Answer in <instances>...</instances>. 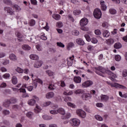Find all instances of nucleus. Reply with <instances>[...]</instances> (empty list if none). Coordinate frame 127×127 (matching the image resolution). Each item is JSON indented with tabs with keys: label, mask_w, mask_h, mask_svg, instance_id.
Returning a JSON list of instances; mask_svg holds the SVG:
<instances>
[{
	"label": "nucleus",
	"mask_w": 127,
	"mask_h": 127,
	"mask_svg": "<svg viewBox=\"0 0 127 127\" xmlns=\"http://www.w3.org/2000/svg\"><path fill=\"white\" fill-rule=\"evenodd\" d=\"M95 73L99 75V76H102V77H104V74H108L109 73H111V70H108L103 67H96L95 68Z\"/></svg>",
	"instance_id": "nucleus-1"
},
{
	"label": "nucleus",
	"mask_w": 127,
	"mask_h": 127,
	"mask_svg": "<svg viewBox=\"0 0 127 127\" xmlns=\"http://www.w3.org/2000/svg\"><path fill=\"white\" fill-rule=\"evenodd\" d=\"M58 110V114H60L62 115V120H66L67 119H69L71 117V114L70 113H66L65 114V110L62 108H60Z\"/></svg>",
	"instance_id": "nucleus-2"
},
{
	"label": "nucleus",
	"mask_w": 127,
	"mask_h": 127,
	"mask_svg": "<svg viewBox=\"0 0 127 127\" xmlns=\"http://www.w3.org/2000/svg\"><path fill=\"white\" fill-rule=\"evenodd\" d=\"M80 24L81 26L80 28L81 30H83V31H88V30H89V28L85 27V26L88 24V19L86 18L81 19L80 21Z\"/></svg>",
	"instance_id": "nucleus-3"
},
{
	"label": "nucleus",
	"mask_w": 127,
	"mask_h": 127,
	"mask_svg": "<svg viewBox=\"0 0 127 127\" xmlns=\"http://www.w3.org/2000/svg\"><path fill=\"white\" fill-rule=\"evenodd\" d=\"M69 123L71 127H77L80 126V124H81V121L78 119L72 118L70 119Z\"/></svg>",
	"instance_id": "nucleus-4"
},
{
	"label": "nucleus",
	"mask_w": 127,
	"mask_h": 127,
	"mask_svg": "<svg viewBox=\"0 0 127 127\" xmlns=\"http://www.w3.org/2000/svg\"><path fill=\"white\" fill-rule=\"evenodd\" d=\"M3 2L5 4H8L9 5L11 4V6L16 9V10H20V7L17 4L12 5V2L10 0H3Z\"/></svg>",
	"instance_id": "nucleus-5"
},
{
	"label": "nucleus",
	"mask_w": 127,
	"mask_h": 127,
	"mask_svg": "<svg viewBox=\"0 0 127 127\" xmlns=\"http://www.w3.org/2000/svg\"><path fill=\"white\" fill-rule=\"evenodd\" d=\"M106 83L107 84H108V85H110V86H111V87H114L115 88H116V89H118V88H119V89H127V87H126V86L119 84L117 83H112L109 81H107Z\"/></svg>",
	"instance_id": "nucleus-6"
},
{
	"label": "nucleus",
	"mask_w": 127,
	"mask_h": 127,
	"mask_svg": "<svg viewBox=\"0 0 127 127\" xmlns=\"http://www.w3.org/2000/svg\"><path fill=\"white\" fill-rule=\"evenodd\" d=\"M93 15L95 18L100 19L102 17V11L100 9L96 8L94 11Z\"/></svg>",
	"instance_id": "nucleus-7"
},
{
	"label": "nucleus",
	"mask_w": 127,
	"mask_h": 127,
	"mask_svg": "<svg viewBox=\"0 0 127 127\" xmlns=\"http://www.w3.org/2000/svg\"><path fill=\"white\" fill-rule=\"evenodd\" d=\"M76 114L78 116L83 119L86 118V112L81 109H78L76 110Z\"/></svg>",
	"instance_id": "nucleus-8"
},
{
	"label": "nucleus",
	"mask_w": 127,
	"mask_h": 127,
	"mask_svg": "<svg viewBox=\"0 0 127 127\" xmlns=\"http://www.w3.org/2000/svg\"><path fill=\"white\" fill-rule=\"evenodd\" d=\"M81 98L82 100L87 101V100H90V99L92 98V95L90 93H84L82 95Z\"/></svg>",
	"instance_id": "nucleus-9"
},
{
	"label": "nucleus",
	"mask_w": 127,
	"mask_h": 127,
	"mask_svg": "<svg viewBox=\"0 0 127 127\" xmlns=\"http://www.w3.org/2000/svg\"><path fill=\"white\" fill-rule=\"evenodd\" d=\"M93 85V81L90 80H87L82 83V87L83 88H87V87H90Z\"/></svg>",
	"instance_id": "nucleus-10"
},
{
	"label": "nucleus",
	"mask_w": 127,
	"mask_h": 127,
	"mask_svg": "<svg viewBox=\"0 0 127 127\" xmlns=\"http://www.w3.org/2000/svg\"><path fill=\"white\" fill-rule=\"evenodd\" d=\"M74 58L75 57L74 55H72L71 57H70L69 59H67V64L68 66H72V64H73Z\"/></svg>",
	"instance_id": "nucleus-11"
},
{
	"label": "nucleus",
	"mask_w": 127,
	"mask_h": 127,
	"mask_svg": "<svg viewBox=\"0 0 127 127\" xmlns=\"http://www.w3.org/2000/svg\"><path fill=\"white\" fill-rule=\"evenodd\" d=\"M37 83L42 85L43 84V81H42V80L39 78L35 79V81H34L33 83V85L35 86V88L37 87Z\"/></svg>",
	"instance_id": "nucleus-12"
},
{
	"label": "nucleus",
	"mask_w": 127,
	"mask_h": 127,
	"mask_svg": "<svg viewBox=\"0 0 127 127\" xmlns=\"http://www.w3.org/2000/svg\"><path fill=\"white\" fill-rule=\"evenodd\" d=\"M43 63L42 61H36L34 64V67L35 68H40V67H41V66H42Z\"/></svg>",
	"instance_id": "nucleus-13"
},
{
	"label": "nucleus",
	"mask_w": 127,
	"mask_h": 127,
	"mask_svg": "<svg viewBox=\"0 0 127 127\" xmlns=\"http://www.w3.org/2000/svg\"><path fill=\"white\" fill-rule=\"evenodd\" d=\"M5 11H7V13H9L10 15H12L13 14V11H12V9L9 7H5L4 8Z\"/></svg>",
	"instance_id": "nucleus-14"
},
{
	"label": "nucleus",
	"mask_w": 127,
	"mask_h": 127,
	"mask_svg": "<svg viewBox=\"0 0 127 127\" xmlns=\"http://www.w3.org/2000/svg\"><path fill=\"white\" fill-rule=\"evenodd\" d=\"M101 99L102 102H108L109 100V97L107 95L102 94L101 96Z\"/></svg>",
	"instance_id": "nucleus-15"
},
{
	"label": "nucleus",
	"mask_w": 127,
	"mask_h": 127,
	"mask_svg": "<svg viewBox=\"0 0 127 127\" xmlns=\"http://www.w3.org/2000/svg\"><path fill=\"white\" fill-rule=\"evenodd\" d=\"M76 42L78 45H81L82 46L85 45V42H84V40L81 38L77 39L76 40Z\"/></svg>",
	"instance_id": "nucleus-16"
},
{
	"label": "nucleus",
	"mask_w": 127,
	"mask_h": 127,
	"mask_svg": "<svg viewBox=\"0 0 127 127\" xmlns=\"http://www.w3.org/2000/svg\"><path fill=\"white\" fill-rule=\"evenodd\" d=\"M73 81L75 82V83L79 84L81 83V81H82V78H81V77L80 76H75L73 78Z\"/></svg>",
	"instance_id": "nucleus-17"
},
{
	"label": "nucleus",
	"mask_w": 127,
	"mask_h": 127,
	"mask_svg": "<svg viewBox=\"0 0 127 127\" xmlns=\"http://www.w3.org/2000/svg\"><path fill=\"white\" fill-rule=\"evenodd\" d=\"M100 4H101V9L103 11L106 10L107 9V5L105 4V1L103 0L100 1Z\"/></svg>",
	"instance_id": "nucleus-18"
},
{
	"label": "nucleus",
	"mask_w": 127,
	"mask_h": 127,
	"mask_svg": "<svg viewBox=\"0 0 127 127\" xmlns=\"http://www.w3.org/2000/svg\"><path fill=\"white\" fill-rule=\"evenodd\" d=\"M53 97H54V93L52 92H49L46 95L47 99H51V98H53Z\"/></svg>",
	"instance_id": "nucleus-19"
},
{
	"label": "nucleus",
	"mask_w": 127,
	"mask_h": 127,
	"mask_svg": "<svg viewBox=\"0 0 127 127\" xmlns=\"http://www.w3.org/2000/svg\"><path fill=\"white\" fill-rule=\"evenodd\" d=\"M10 100H7L3 103V107H5V108H8L9 107V105H10Z\"/></svg>",
	"instance_id": "nucleus-20"
},
{
	"label": "nucleus",
	"mask_w": 127,
	"mask_h": 127,
	"mask_svg": "<svg viewBox=\"0 0 127 127\" xmlns=\"http://www.w3.org/2000/svg\"><path fill=\"white\" fill-rule=\"evenodd\" d=\"M53 18H54L56 20H59L61 18V16L58 14H53L52 15Z\"/></svg>",
	"instance_id": "nucleus-21"
},
{
	"label": "nucleus",
	"mask_w": 127,
	"mask_h": 127,
	"mask_svg": "<svg viewBox=\"0 0 127 127\" xmlns=\"http://www.w3.org/2000/svg\"><path fill=\"white\" fill-rule=\"evenodd\" d=\"M111 33L108 30H104L103 33V37H109Z\"/></svg>",
	"instance_id": "nucleus-22"
},
{
	"label": "nucleus",
	"mask_w": 127,
	"mask_h": 127,
	"mask_svg": "<svg viewBox=\"0 0 127 127\" xmlns=\"http://www.w3.org/2000/svg\"><path fill=\"white\" fill-rule=\"evenodd\" d=\"M36 103V101L34 99H30L28 101V104L30 105V106H34Z\"/></svg>",
	"instance_id": "nucleus-23"
},
{
	"label": "nucleus",
	"mask_w": 127,
	"mask_h": 127,
	"mask_svg": "<svg viewBox=\"0 0 127 127\" xmlns=\"http://www.w3.org/2000/svg\"><path fill=\"white\" fill-rule=\"evenodd\" d=\"M30 59H32V60H38L39 57L38 56L34 54H32L30 55Z\"/></svg>",
	"instance_id": "nucleus-24"
},
{
	"label": "nucleus",
	"mask_w": 127,
	"mask_h": 127,
	"mask_svg": "<svg viewBox=\"0 0 127 127\" xmlns=\"http://www.w3.org/2000/svg\"><path fill=\"white\" fill-rule=\"evenodd\" d=\"M34 112L36 113V114H38V113H40L41 112V108L39 107V106L37 105L36 106V108L34 109Z\"/></svg>",
	"instance_id": "nucleus-25"
},
{
	"label": "nucleus",
	"mask_w": 127,
	"mask_h": 127,
	"mask_svg": "<svg viewBox=\"0 0 127 127\" xmlns=\"http://www.w3.org/2000/svg\"><path fill=\"white\" fill-rule=\"evenodd\" d=\"M114 42H115V41L113 39H109L106 40V44H107L108 45H112V44H113Z\"/></svg>",
	"instance_id": "nucleus-26"
},
{
	"label": "nucleus",
	"mask_w": 127,
	"mask_h": 127,
	"mask_svg": "<svg viewBox=\"0 0 127 127\" xmlns=\"http://www.w3.org/2000/svg\"><path fill=\"white\" fill-rule=\"evenodd\" d=\"M114 48L116 49H120V48H122V44L120 43L117 42L114 45Z\"/></svg>",
	"instance_id": "nucleus-27"
},
{
	"label": "nucleus",
	"mask_w": 127,
	"mask_h": 127,
	"mask_svg": "<svg viewBox=\"0 0 127 127\" xmlns=\"http://www.w3.org/2000/svg\"><path fill=\"white\" fill-rule=\"evenodd\" d=\"M43 119H44L45 121H49L50 120H52V117L47 116V115H43L42 116Z\"/></svg>",
	"instance_id": "nucleus-28"
},
{
	"label": "nucleus",
	"mask_w": 127,
	"mask_h": 127,
	"mask_svg": "<svg viewBox=\"0 0 127 127\" xmlns=\"http://www.w3.org/2000/svg\"><path fill=\"white\" fill-rule=\"evenodd\" d=\"M40 38L42 39V40H47V37L45 36V33L43 32L41 33Z\"/></svg>",
	"instance_id": "nucleus-29"
},
{
	"label": "nucleus",
	"mask_w": 127,
	"mask_h": 127,
	"mask_svg": "<svg viewBox=\"0 0 127 127\" xmlns=\"http://www.w3.org/2000/svg\"><path fill=\"white\" fill-rule=\"evenodd\" d=\"M22 49L24 50L28 51V50H30V49H31V48L28 45H24L22 46Z\"/></svg>",
	"instance_id": "nucleus-30"
},
{
	"label": "nucleus",
	"mask_w": 127,
	"mask_h": 127,
	"mask_svg": "<svg viewBox=\"0 0 127 127\" xmlns=\"http://www.w3.org/2000/svg\"><path fill=\"white\" fill-rule=\"evenodd\" d=\"M11 81L13 85H16V84H17V78L15 76H13L11 79Z\"/></svg>",
	"instance_id": "nucleus-31"
},
{
	"label": "nucleus",
	"mask_w": 127,
	"mask_h": 127,
	"mask_svg": "<svg viewBox=\"0 0 127 127\" xmlns=\"http://www.w3.org/2000/svg\"><path fill=\"white\" fill-rule=\"evenodd\" d=\"M81 14V10L76 9L73 11L74 15H79Z\"/></svg>",
	"instance_id": "nucleus-32"
},
{
	"label": "nucleus",
	"mask_w": 127,
	"mask_h": 127,
	"mask_svg": "<svg viewBox=\"0 0 127 127\" xmlns=\"http://www.w3.org/2000/svg\"><path fill=\"white\" fill-rule=\"evenodd\" d=\"M9 59H10V60L15 61V60H16V56H15V55L12 54L9 56Z\"/></svg>",
	"instance_id": "nucleus-33"
},
{
	"label": "nucleus",
	"mask_w": 127,
	"mask_h": 127,
	"mask_svg": "<svg viewBox=\"0 0 127 127\" xmlns=\"http://www.w3.org/2000/svg\"><path fill=\"white\" fill-rule=\"evenodd\" d=\"M119 96L121 97V98H125V99H127V93H125L123 94V93L122 91H119Z\"/></svg>",
	"instance_id": "nucleus-34"
},
{
	"label": "nucleus",
	"mask_w": 127,
	"mask_h": 127,
	"mask_svg": "<svg viewBox=\"0 0 127 127\" xmlns=\"http://www.w3.org/2000/svg\"><path fill=\"white\" fill-rule=\"evenodd\" d=\"M64 95H65V96H70L71 95H73V91H64Z\"/></svg>",
	"instance_id": "nucleus-35"
},
{
	"label": "nucleus",
	"mask_w": 127,
	"mask_h": 127,
	"mask_svg": "<svg viewBox=\"0 0 127 127\" xmlns=\"http://www.w3.org/2000/svg\"><path fill=\"white\" fill-rule=\"evenodd\" d=\"M74 93L76 95H79V94H83L84 91L82 89H77L74 91Z\"/></svg>",
	"instance_id": "nucleus-36"
},
{
	"label": "nucleus",
	"mask_w": 127,
	"mask_h": 127,
	"mask_svg": "<svg viewBox=\"0 0 127 127\" xmlns=\"http://www.w3.org/2000/svg\"><path fill=\"white\" fill-rule=\"evenodd\" d=\"M29 25H30V26H34V25H35V20H30L29 22Z\"/></svg>",
	"instance_id": "nucleus-37"
},
{
	"label": "nucleus",
	"mask_w": 127,
	"mask_h": 127,
	"mask_svg": "<svg viewBox=\"0 0 127 127\" xmlns=\"http://www.w3.org/2000/svg\"><path fill=\"white\" fill-rule=\"evenodd\" d=\"M47 74L50 77H51L52 76H54L55 73L52 71L51 70H47L46 71Z\"/></svg>",
	"instance_id": "nucleus-38"
},
{
	"label": "nucleus",
	"mask_w": 127,
	"mask_h": 127,
	"mask_svg": "<svg viewBox=\"0 0 127 127\" xmlns=\"http://www.w3.org/2000/svg\"><path fill=\"white\" fill-rule=\"evenodd\" d=\"M84 37L86 40V41H88V42H90L91 41V37H90V36L88 34H85L84 35Z\"/></svg>",
	"instance_id": "nucleus-39"
},
{
	"label": "nucleus",
	"mask_w": 127,
	"mask_h": 127,
	"mask_svg": "<svg viewBox=\"0 0 127 127\" xmlns=\"http://www.w3.org/2000/svg\"><path fill=\"white\" fill-rule=\"evenodd\" d=\"M90 41L92 42V43H93V44L98 43V40L96 38H91Z\"/></svg>",
	"instance_id": "nucleus-40"
},
{
	"label": "nucleus",
	"mask_w": 127,
	"mask_h": 127,
	"mask_svg": "<svg viewBox=\"0 0 127 127\" xmlns=\"http://www.w3.org/2000/svg\"><path fill=\"white\" fill-rule=\"evenodd\" d=\"M74 43L70 42L67 44V49H70V48H72L74 46Z\"/></svg>",
	"instance_id": "nucleus-41"
},
{
	"label": "nucleus",
	"mask_w": 127,
	"mask_h": 127,
	"mask_svg": "<svg viewBox=\"0 0 127 127\" xmlns=\"http://www.w3.org/2000/svg\"><path fill=\"white\" fill-rule=\"evenodd\" d=\"M109 12L111 14H116L117 13V10L115 9L111 8L109 10Z\"/></svg>",
	"instance_id": "nucleus-42"
},
{
	"label": "nucleus",
	"mask_w": 127,
	"mask_h": 127,
	"mask_svg": "<svg viewBox=\"0 0 127 127\" xmlns=\"http://www.w3.org/2000/svg\"><path fill=\"white\" fill-rule=\"evenodd\" d=\"M32 116H33V113L32 112H28L26 114V116L27 118H29V119H32Z\"/></svg>",
	"instance_id": "nucleus-43"
},
{
	"label": "nucleus",
	"mask_w": 127,
	"mask_h": 127,
	"mask_svg": "<svg viewBox=\"0 0 127 127\" xmlns=\"http://www.w3.org/2000/svg\"><path fill=\"white\" fill-rule=\"evenodd\" d=\"M95 118L97 121H103V117H101L100 115H95Z\"/></svg>",
	"instance_id": "nucleus-44"
},
{
	"label": "nucleus",
	"mask_w": 127,
	"mask_h": 127,
	"mask_svg": "<svg viewBox=\"0 0 127 127\" xmlns=\"http://www.w3.org/2000/svg\"><path fill=\"white\" fill-rule=\"evenodd\" d=\"M71 2L74 4H80V1L79 0H71Z\"/></svg>",
	"instance_id": "nucleus-45"
},
{
	"label": "nucleus",
	"mask_w": 127,
	"mask_h": 127,
	"mask_svg": "<svg viewBox=\"0 0 127 127\" xmlns=\"http://www.w3.org/2000/svg\"><path fill=\"white\" fill-rule=\"evenodd\" d=\"M57 45L59 47H61L62 48H64V47H65V45L61 42H57Z\"/></svg>",
	"instance_id": "nucleus-46"
},
{
	"label": "nucleus",
	"mask_w": 127,
	"mask_h": 127,
	"mask_svg": "<svg viewBox=\"0 0 127 127\" xmlns=\"http://www.w3.org/2000/svg\"><path fill=\"white\" fill-rule=\"evenodd\" d=\"M51 104H52V102L51 101H47L43 104V106L44 107H48V106H50Z\"/></svg>",
	"instance_id": "nucleus-47"
},
{
	"label": "nucleus",
	"mask_w": 127,
	"mask_h": 127,
	"mask_svg": "<svg viewBox=\"0 0 127 127\" xmlns=\"http://www.w3.org/2000/svg\"><path fill=\"white\" fill-rule=\"evenodd\" d=\"M50 113L52 115H56V114H58V111L57 110L54 109L50 111Z\"/></svg>",
	"instance_id": "nucleus-48"
},
{
	"label": "nucleus",
	"mask_w": 127,
	"mask_h": 127,
	"mask_svg": "<svg viewBox=\"0 0 127 127\" xmlns=\"http://www.w3.org/2000/svg\"><path fill=\"white\" fill-rule=\"evenodd\" d=\"M67 17L70 19V20H71V21H72V22H74V21H75V19H74V17L72 16V15L68 14Z\"/></svg>",
	"instance_id": "nucleus-49"
},
{
	"label": "nucleus",
	"mask_w": 127,
	"mask_h": 127,
	"mask_svg": "<svg viewBox=\"0 0 127 127\" xmlns=\"http://www.w3.org/2000/svg\"><path fill=\"white\" fill-rule=\"evenodd\" d=\"M64 101L67 103V102H71V101H72V99L70 97L67 96L65 98Z\"/></svg>",
	"instance_id": "nucleus-50"
},
{
	"label": "nucleus",
	"mask_w": 127,
	"mask_h": 127,
	"mask_svg": "<svg viewBox=\"0 0 127 127\" xmlns=\"http://www.w3.org/2000/svg\"><path fill=\"white\" fill-rule=\"evenodd\" d=\"M67 106L69 107H71V108H72L73 109H74L75 108V106L74 104L70 103V102H67Z\"/></svg>",
	"instance_id": "nucleus-51"
},
{
	"label": "nucleus",
	"mask_w": 127,
	"mask_h": 127,
	"mask_svg": "<svg viewBox=\"0 0 127 127\" xmlns=\"http://www.w3.org/2000/svg\"><path fill=\"white\" fill-rule=\"evenodd\" d=\"M15 34L18 38H22L23 37V35L18 32H16Z\"/></svg>",
	"instance_id": "nucleus-52"
},
{
	"label": "nucleus",
	"mask_w": 127,
	"mask_h": 127,
	"mask_svg": "<svg viewBox=\"0 0 127 127\" xmlns=\"http://www.w3.org/2000/svg\"><path fill=\"white\" fill-rule=\"evenodd\" d=\"M94 32L95 34H96V35H101V34H102L101 30H100L99 29L95 30Z\"/></svg>",
	"instance_id": "nucleus-53"
},
{
	"label": "nucleus",
	"mask_w": 127,
	"mask_h": 127,
	"mask_svg": "<svg viewBox=\"0 0 127 127\" xmlns=\"http://www.w3.org/2000/svg\"><path fill=\"white\" fill-rule=\"evenodd\" d=\"M9 101L10 102V104H15V103H16V99L15 98H11Z\"/></svg>",
	"instance_id": "nucleus-54"
},
{
	"label": "nucleus",
	"mask_w": 127,
	"mask_h": 127,
	"mask_svg": "<svg viewBox=\"0 0 127 127\" xmlns=\"http://www.w3.org/2000/svg\"><path fill=\"white\" fill-rule=\"evenodd\" d=\"M9 77H10V74H9V73H5L3 75V78H4V79H8Z\"/></svg>",
	"instance_id": "nucleus-55"
},
{
	"label": "nucleus",
	"mask_w": 127,
	"mask_h": 127,
	"mask_svg": "<svg viewBox=\"0 0 127 127\" xmlns=\"http://www.w3.org/2000/svg\"><path fill=\"white\" fill-rule=\"evenodd\" d=\"M16 72H18V73H23V69L21 68L20 67H17L16 69Z\"/></svg>",
	"instance_id": "nucleus-56"
},
{
	"label": "nucleus",
	"mask_w": 127,
	"mask_h": 127,
	"mask_svg": "<svg viewBox=\"0 0 127 127\" xmlns=\"http://www.w3.org/2000/svg\"><path fill=\"white\" fill-rule=\"evenodd\" d=\"M57 26L59 27V28H61L63 26V23L61 22H58L57 23Z\"/></svg>",
	"instance_id": "nucleus-57"
},
{
	"label": "nucleus",
	"mask_w": 127,
	"mask_h": 127,
	"mask_svg": "<svg viewBox=\"0 0 127 127\" xmlns=\"http://www.w3.org/2000/svg\"><path fill=\"white\" fill-rule=\"evenodd\" d=\"M115 59L116 61H120L121 59V56H120L119 55L115 56Z\"/></svg>",
	"instance_id": "nucleus-58"
},
{
	"label": "nucleus",
	"mask_w": 127,
	"mask_h": 127,
	"mask_svg": "<svg viewBox=\"0 0 127 127\" xmlns=\"http://www.w3.org/2000/svg\"><path fill=\"white\" fill-rule=\"evenodd\" d=\"M31 3L33 5H37V0H30Z\"/></svg>",
	"instance_id": "nucleus-59"
},
{
	"label": "nucleus",
	"mask_w": 127,
	"mask_h": 127,
	"mask_svg": "<svg viewBox=\"0 0 127 127\" xmlns=\"http://www.w3.org/2000/svg\"><path fill=\"white\" fill-rule=\"evenodd\" d=\"M96 106L98 108H102V107H104V104L102 103H98L96 104Z\"/></svg>",
	"instance_id": "nucleus-60"
},
{
	"label": "nucleus",
	"mask_w": 127,
	"mask_h": 127,
	"mask_svg": "<svg viewBox=\"0 0 127 127\" xmlns=\"http://www.w3.org/2000/svg\"><path fill=\"white\" fill-rule=\"evenodd\" d=\"M108 75H110L111 76H112V77H113V78H117V75L112 72V71H110V73L108 72Z\"/></svg>",
	"instance_id": "nucleus-61"
},
{
	"label": "nucleus",
	"mask_w": 127,
	"mask_h": 127,
	"mask_svg": "<svg viewBox=\"0 0 127 127\" xmlns=\"http://www.w3.org/2000/svg\"><path fill=\"white\" fill-rule=\"evenodd\" d=\"M48 89H49V90H54V89H55V86L53 84H50Z\"/></svg>",
	"instance_id": "nucleus-62"
},
{
	"label": "nucleus",
	"mask_w": 127,
	"mask_h": 127,
	"mask_svg": "<svg viewBox=\"0 0 127 127\" xmlns=\"http://www.w3.org/2000/svg\"><path fill=\"white\" fill-rule=\"evenodd\" d=\"M123 77H127V69H125L123 71Z\"/></svg>",
	"instance_id": "nucleus-63"
},
{
	"label": "nucleus",
	"mask_w": 127,
	"mask_h": 127,
	"mask_svg": "<svg viewBox=\"0 0 127 127\" xmlns=\"http://www.w3.org/2000/svg\"><path fill=\"white\" fill-rule=\"evenodd\" d=\"M3 115H9V111L6 110H3Z\"/></svg>",
	"instance_id": "nucleus-64"
}]
</instances>
